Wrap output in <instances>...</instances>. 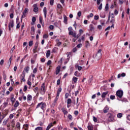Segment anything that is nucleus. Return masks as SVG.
Returning a JSON list of instances; mask_svg holds the SVG:
<instances>
[{"instance_id":"nucleus-1","label":"nucleus","mask_w":130,"mask_h":130,"mask_svg":"<svg viewBox=\"0 0 130 130\" xmlns=\"http://www.w3.org/2000/svg\"><path fill=\"white\" fill-rule=\"evenodd\" d=\"M39 107H41V109L44 111V110H45V108L46 107V104H45V103L41 102L38 104L36 108H39Z\"/></svg>"},{"instance_id":"nucleus-2","label":"nucleus","mask_w":130,"mask_h":130,"mask_svg":"<svg viewBox=\"0 0 130 130\" xmlns=\"http://www.w3.org/2000/svg\"><path fill=\"white\" fill-rule=\"evenodd\" d=\"M116 95L118 97V98H122L123 96V91L121 90H118L116 91Z\"/></svg>"},{"instance_id":"nucleus-3","label":"nucleus","mask_w":130,"mask_h":130,"mask_svg":"<svg viewBox=\"0 0 130 130\" xmlns=\"http://www.w3.org/2000/svg\"><path fill=\"white\" fill-rule=\"evenodd\" d=\"M41 94L42 95H44L45 94V92H46V89H45V83H43L41 88Z\"/></svg>"},{"instance_id":"nucleus-4","label":"nucleus","mask_w":130,"mask_h":130,"mask_svg":"<svg viewBox=\"0 0 130 130\" xmlns=\"http://www.w3.org/2000/svg\"><path fill=\"white\" fill-rule=\"evenodd\" d=\"M101 51H102L101 49H100L95 55V57L98 60H99L100 59V58H101V56L102 55V53H101Z\"/></svg>"},{"instance_id":"nucleus-5","label":"nucleus","mask_w":130,"mask_h":130,"mask_svg":"<svg viewBox=\"0 0 130 130\" xmlns=\"http://www.w3.org/2000/svg\"><path fill=\"white\" fill-rule=\"evenodd\" d=\"M107 116H108V121H109L110 122L111 121H113V116L112 115V114H111V113H109L107 114Z\"/></svg>"},{"instance_id":"nucleus-6","label":"nucleus","mask_w":130,"mask_h":130,"mask_svg":"<svg viewBox=\"0 0 130 130\" xmlns=\"http://www.w3.org/2000/svg\"><path fill=\"white\" fill-rule=\"evenodd\" d=\"M27 13H28V9L26 8L23 12L22 16L21 17V21L23 20V18H25L26 16H27L26 14Z\"/></svg>"},{"instance_id":"nucleus-7","label":"nucleus","mask_w":130,"mask_h":130,"mask_svg":"<svg viewBox=\"0 0 130 130\" xmlns=\"http://www.w3.org/2000/svg\"><path fill=\"white\" fill-rule=\"evenodd\" d=\"M20 79L22 82H26V80L25 79V73H22L20 77Z\"/></svg>"},{"instance_id":"nucleus-8","label":"nucleus","mask_w":130,"mask_h":130,"mask_svg":"<svg viewBox=\"0 0 130 130\" xmlns=\"http://www.w3.org/2000/svg\"><path fill=\"white\" fill-rule=\"evenodd\" d=\"M107 94H108V91H106V92H104L102 93L101 97H102L103 100H104V98H105L106 97V95H107Z\"/></svg>"},{"instance_id":"nucleus-9","label":"nucleus","mask_w":130,"mask_h":130,"mask_svg":"<svg viewBox=\"0 0 130 130\" xmlns=\"http://www.w3.org/2000/svg\"><path fill=\"white\" fill-rule=\"evenodd\" d=\"M39 9L38 7H37V4H34V12L35 13H37L38 12Z\"/></svg>"},{"instance_id":"nucleus-10","label":"nucleus","mask_w":130,"mask_h":130,"mask_svg":"<svg viewBox=\"0 0 130 130\" xmlns=\"http://www.w3.org/2000/svg\"><path fill=\"white\" fill-rule=\"evenodd\" d=\"M43 13L44 14V17L45 18H46V15L47 14V9L46 7H44L43 9Z\"/></svg>"},{"instance_id":"nucleus-11","label":"nucleus","mask_w":130,"mask_h":130,"mask_svg":"<svg viewBox=\"0 0 130 130\" xmlns=\"http://www.w3.org/2000/svg\"><path fill=\"white\" fill-rule=\"evenodd\" d=\"M109 110V108L108 106H106L103 109L104 113H107Z\"/></svg>"},{"instance_id":"nucleus-12","label":"nucleus","mask_w":130,"mask_h":130,"mask_svg":"<svg viewBox=\"0 0 130 130\" xmlns=\"http://www.w3.org/2000/svg\"><path fill=\"white\" fill-rule=\"evenodd\" d=\"M58 97H59V96H57V95L56 97L55 98V99L54 101V102L52 104L53 106H55V105H56V102L57 101V100H58Z\"/></svg>"},{"instance_id":"nucleus-13","label":"nucleus","mask_w":130,"mask_h":130,"mask_svg":"<svg viewBox=\"0 0 130 130\" xmlns=\"http://www.w3.org/2000/svg\"><path fill=\"white\" fill-rule=\"evenodd\" d=\"M59 72H60V66H58L56 68V75H58Z\"/></svg>"},{"instance_id":"nucleus-14","label":"nucleus","mask_w":130,"mask_h":130,"mask_svg":"<svg viewBox=\"0 0 130 130\" xmlns=\"http://www.w3.org/2000/svg\"><path fill=\"white\" fill-rule=\"evenodd\" d=\"M63 22L64 24H68V17L66 15H63Z\"/></svg>"},{"instance_id":"nucleus-15","label":"nucleus","mask_w":130,"mask_h":130,"mask_svg":"<svg viewBox=\"0 0 130 130\" xmlns=\"http://www.w3.org/2000/svg\"><path fill=\"white\" fill-rule=\"evenodd\" d=\"M69 35L73 36V37H76V32H74V31H69Z\"/></svg>"},{"instance_id":"nucleus-16","label":"nucleus","mask_w":130,"mask_h":130,"mask_svg":"<svg viewBox=\"0 0 130 130\" xmlns=\"http://www.w3.org/2000/svg\"><path fill=\"white\" fill-rule=\"evenodd\" d=\"M61 87H59V88L57 90V96H59V94L60 93V92H61Z\"/></svg>"},{"instance_id":"nucleus-17","label":"nucleus","mask_w":130,"mask_h":130,"mask_svg":"<svg viewBox=\"0 0 130 130\" xmlns=\"http://www.w3.org/2000/svg\"><path fill=\"white\" fill-rule=\"evenodd\" d=\"M38 47V42H36L35 44V46L34 47V51H36V49H37V48Z\"/></svg>"},{"instance_id":"nucleus-18","label":"nucleus","mask_w":130,"mask_h":130,"mask_svg":"<svg viewBox=\"0 0 130 130\" xmlns=\"http://www.w3.org/2000/svg\"><path fill=\"white\" fill-rule=\"evenodd\" d=\"M9 121V118L7 119H4L3 122V125H6L8 123V122Z\"/></svg>"},{"instance_id":"nucleus-19","label":"nucleus","mask_w":130,"mask_h":130,"mask_svg":"<svg viewBox=\"0 0 130 130\" xmlns=\"http://www.w3.org/2000/svg\"><path fill=\"white\" fill-rule=\"evenodd\" d=\"M19 105H20V103H19V101H16L14 105V107L17 108L18 106H19Z\"/></svg>"},{"instance_id":"nucleus-20","label":"nucleus","mask_w":130,"mask_h":130,"mask_svg":"<svg viewBox=\"0 0 130 130\" xmlns=\"http://www.w3.org/2000/svg\"><path fill=\"white\" fill-rule=\"evenodd\" d=\"M10 100L13 105V104H14V103L15 102V101H16V99H15V98H14V96H12L10 99Z\"/></svg>"},{"instance_id":"nucleus-21","label":"nucleus","mask_w":130,"mask_h":130,"mask_svg":"<svg viewBox=\"0 0 130 130\" xmlns=\"http://www.w3.org/2000/svg\"><path fill=\"white\" fill-rule=\"evenodd\" d=\"M52 126V123H50L47 127L46 130H49L50 129V128H51V127Z\"/></svg>"},{"instance_id":"nucleus-22","label":"nucleus","mask_w":130,"mask_h":130,"mask_svg":"<svg viewBox=\"0 0 130 130\" xmlns=\"http://www.w3.org/2000/svg\"><path fill=\"white\" fill-rule=\"evenodd\" d=\"M76 68L77 69L78 71H82V67L81 66H79V65H76Z\"/></svg>"},{"instance_id":"nucleus-23","label":"nucleus","mask_w":130,"mask_h":130,"mask_svg":"<svg viewBox=\"0 0 130 130\" xmlns=\"http://www.w3.org/2000/svg\"><path fill=\"white\" fill-rule=\"evenodd\" d=\"M50 56V50H48L46 53V57L48 58Z\"/></svg>"},{"instance_id":"nucleus-24","label":"nucleus","mask_w":130,"mask_h":130,"mask_svg":"<svg viewBox=\"0 0 130 130\" xmlns=\"http://www.w3.org/2000/svg\"><path fill=\"white\" fill-rule=\"evenodd\" d=\"M87 128L88 130H93L94 127H93V125H88Z\"/></svg>"},{"instance_id":"nucleus-25","label":"nucleus","mask_w":130,"mask_h":130,"mask_svg":"<svg viewBox=\"0 0 130 130\" xmlns=\"http://www.w3.org/2000/svg\"><path fill=\"white\" fill-rule=\"evenodd\" d=\"M72 80L74 83H77V82H78V78L76 77H73Z\"/></svg>"},{"instance_id":"nucleus-26","label":"nucleus","mask_w":130,"mask_h":130,"mask_svg":"<svg viewBox=\"0 0 130 130\" xmlns=\"http://www.w3.org/2000/svg\"><path fill=\"white\" fill-rule=\"evenodd\" d=\"M56 51H57V48H56V47H54L52 50V53H55V52H56Z\"/></svg>"},{"instance_id":"nucleus-27","label":"nucleus","mask_w":130,"mask_h":130,"mask_svg":"<svg viewBox=\"0 0 130 130\" xmlns=\"http://www.w3.org/2000/svg\"><path fill=\"white\" fill-rule=\"evenodd\" d=\"M93 16L94 14H93V13H90L89 15L87 16V19H90V18H93Z\"/></svg>"},{"instance_id":"nucleus-28","label":"nucleus","mask_w":130,"mask_h":130,"mask_svg":"<svg viewBox=\"0 0 130 130\" xmlns=\"http://www.w3.org/2000/svg\"><path fill=\"white\" fill-rule=\"evenodd\" d=\"M11 123L12 127H14L15 124H16V122H15V120L13 119L11 121Z\"/></svg>"},{"instance_id":"nucleus-29","label":"nucleus","mask_w":130,"mask_h":130,"mask_svg":"<svg viewBox=\"0 0 130 130\" xmlns=\"http://www.w3.org/2000/svg\"><path fill=\"white\" fill-rule=\"evenodd\" d=\"M74 75L76 76V77H80L81 76L80 75V73H79L78 71H76L74 73Z\"/></svg>"},{"instance_id":"nucleus-30","label":"nucleus","mask_w":130,"mask_h":130,"mask_svg":"<svg viewBox=\"0 0 130 130\" xmlns=\"http://www.w3.org/2000/svg\"><path fill=\"white\" fill-rule=\"evenodd\" d=\"M16 127L17 128H21V123L20 122H17L16 123Z\"/></svg>"},{"instance_id":"nucleus-31","label":"nucleus","mask_w":130,"mask_h":130,"mask_svg":"<svg viewBox=\"0 0 130 130\" xmlns=\"http://www.w3.org/2000/svg\"><path fill=\"white\" fill-rule=\"evenodd\" d=\"M117 116L118 118H121V117H122V113H118Z\"/></svg>"},{"instance_id":"nucleus-32","label":"nucleus","mask_w":130,"mask_h":130,"mask_svg":"<svg viewBox=\"0 0 130 130\" xmlns=\"http://www.w3.org/2000/svg\"><path fill=\"white\" fill-rule=\"evenodd\" d=\"M27 100L31 101V100H32V95L28 94L27 95Z\"/></svg>"},{"instance_id":"nucleus-33","label":"nucleus","mask_w":130,"mask_h":130,"mask_svg":"<svg viewBox=\"0 0 130 130\" xmlns=\"http://www.w3.org/2000/svg\"><path fill=\"white\" fill-rule=\"evenodd\" d=\"M61 111L63 112L64 114H68V111L66 110L64 108H62Z\"/></svg>"},{"instance_id":"nucleus-34","label":"nucleus","mask_w":130,"mask_h":130,"mask_svg":"<svg viewBox=\"0 0 130 130\" xmlns=\"http://www.w3.org/2000/svg\"><path fill=\"white\" fill-rule=\"evenodd\" d=\"M72 104V100L71 99H68L67 100V104L69 105V104Z\"/></svg>"},{"instance_id":"nucleus-35","label":"nucleus","mask_w":130,"mask_h":130,"mask_svg":"<svg viewBox=\"0 0 130 130\" xmlns=\"http://www.w3.org/2000/svg\"><path fill=\"white\" fill-rule=\"evenodd\" d=\"M81 34H79L77 35V33L75 34V37H74V38H77V39H78V38H79V37H80V36H81Z\"/></svg>"},{"instance_id":"nucleus-36","label":"nucleus","mask_w":130,"mask_h":130,"mask_svg":"<svg viewBox=\"0 0 130 130\" xmlns=\"http://www.w3.org/2000/svg\"><path fill=\"white\" fill-rule=\"evenodd\" d=\"M9 25H10V27L11 28H13L14 27V21H11Z\"/></svg>"},{"instance_id":"nucleus-37","label":"nucleus","mask_w":130,"mask_h":130,"mask_svg":"<svg viewBox=\"0 0 130 130\" xmlns=\"http://www.w3.org/2000/svg\"><path fill=\"white\" fill-rule=\"evenodd\" d=\"M110 22V23L114 24V23H115V18L111 19Z\"/></svg>"},{"instance_id":"nucleus-38","label":"nucleus","mask_w":130,"mask_h":130,"mask_svg":"<svg viewBox=\"0 0 130 130\" xmlns=\"http://www.w3.org/2000/svg\"><path fill=\"white\" fill-rule=\"evenodd\" d=\"M109 9V7L108 4H107L105 6V11H108Z\"/></svg>"},{"instance_id":"nucleus-39","label":"nucleus","mask_w":130,"mask_h":130,"mask_svg":"<svg viewBox=\"0 0 130 130\" xmlns=\"http://www.w3.org/2000/svg\"><path fill=\"white\" fill-rule=\"evenodd\" d=\"M110 98L111 100H114V99H115V95H110Z\"/></svg>"},{"instance_id":"nucleus-40","label":"nucleus","mask_w":130,"mask_h":130,"mask_svg":"<svg viewBox=\"0 0 130 130\" xmlns=\"http://www.w3.org/2000/svg\"><path fill=\"white\" fill-rule=\"evenodd\" d=\"M29 70H30L29 67H27L24 69V71H25L26 73H28V72H29Z\"/></svg>"},{"instance_id":"nucleus-41","label":"nucleus","mask_w":130,"mask_h":130,"mask_svg":"<svg viewBox=\"0 0 130 130\" xmlns=\"http://www.w3.org/2000/svg\"><path fill=\"white\" fill-rule=\"evenodd\" d=\"M43 129V128L42 127H41V126H38V127H37L35 130H42Z\"/></svg>"},{"instance_id":"nucleus-42","label":"nucleus","mask_w":130,"mask_h":130,"mask_svg":"<svg viewBox=\"0 0 130 130\" xmlns=\"http://www.w3.org/2000/svg\"><path fill=\"white\" fill-rule=\"evenodd\" d=\"M68 118L69 119H70V120H73V116H72V115L69 114L68 115Z\"/></svg>"},{"instance_id":"nucleus-43","label":"nucleus","mask_w":130,"mask_h":130,"mask_svg":"<svg viewBox=\"0 0 130 130\" xmlns=\"http://www.w3.org/2000/svg\"><path fill=\"white\" fill-rule=\"evenodd\" d=\"M93 120L94 122H97V121H98V119L95 116L93 117Z\"/></svg>"},{"instance_id":"nucleus-44","label":"nucleus","mask_w":130,"mask_h":130,"mask_svg":"<svg viewBox=\"0 0 130 130\" xmlns=\"http://www.w3.org/2000/svg\"><path fill=\"white\" fill-rule=\"evenodd\" d=\"M12 58H13V55L11 56L9 59V61L10 62V63H9L10 66H11V63L12 62Z\"/></svg>"},{"instance_id":"nucleus-45","label":"nucleus","mask_w":130,"mask_h":130,"mask_svg":"<svg viewBox=\"0 0 130 130\" xmlns=\"http://www.w3.org/2000/svg\"><path fill=\"white\" fill-rule=\"evenodd\" d=\"M94 19V20H99V15H95Z\"/></svg>"},{"instance_id":"nucleus-46","label":"nucleus","mask_w":130,"mask_h":130,"mask_svg":"<svg viewBox=\"0 0 130 130\" xmlns=\"http://www.w3.org/2000/svg\"><path fill=\"white\" fill-rule=\"evenodd\" d=\"M31 21H32V23L36 22V18L35 17H33L32 18Z\"/></svg>"},{"instance_id":"nucleus-47","label":"nucleus","mask_w":130,"mask_h":130,"mask_svg":"<svg viewBox=\"0 0 130 130\" xmlns=\"http://www.w3.org/2000/svg\"><path fill=\"white\" fill-rule=\"evenodd\" d=\"M85 44L86 47H88V46H90V43H89V41H86Z\"/></svg>"},{"instance_id":"nucleus-48","label":"nucleus","mask_w":130,"mask_h":130,"mask_svg":"<svg viewBox=\"0 0 130 130\" xmlns=\"http://www.w3.org/2000/svg\"><path fill=\"white\" fill-rule=\"evenodd\" d=\"M33 45V41H30L29 42V46L31 47Z\"/></svg>"},{"instance_id":"nucleus-49","label":"nucleus","mask_w":130,"mask_h":130,"mask_svg":"<svg viewBox=\"0 0 130 130\" xmlns=\"http://www.w3.org/2000/svg\"><path fill=\"white\" fill-rule=\"evenodd\" d=\"M54 3V0H50V4L51 5V6H53Z\"/></svg>"},{"instance_id":"nucleus-50","label":"nucleus","mask_w":130,"mask_h":130,"mask_svg":"<svg viewBox=\"0 0 130 130\" xmlns=\"http://www.w3.org/2000/svg\"><path fill=\"white\" fill-rule=\"evenodd\" d=\"M68 31H69V32H71V31H73V27L71 26H70L68 28Z\"/></svg>"},{"instance_id":"nucleus-51","label":"nucleus","mask_w":130,"mask_h":130,"mask_svg":"<svg viewBox=\"0 0 130 130\" xmlns=\"http://www.w3.org/2000/svg\"><path fill=\"white\" fill-rule=\"evenodd\" d=\"M49 28L50 30H53V29L54 28V26L53 25H50L49 26Z\"/></svg>"},{"instance_id":"nucleus-52","label":"nucleus","mask_w":130,"mask_h":130,"mask_svg":"<svg viewBox=\"0 0 130 130\" xmlns=\"http://www.w3.org/2000/svg\"><path fill=\"white\" fill-rule=\"evenodd\" d=\"M77 15L78 17H81V16L82 15V12L81 11H79L77 13Z\"/></svg>"},{"instance_id":"nucleus-53","label":"nucleus","mask_w":130,"mask_h":130,"mask_svg":"<svg viewBox=\"0 0 130 130\" xmlns=\"http://www.w3.org/2000/svg\"><path fill=\"white\" fill-rule=\"evenodd\" d=\"M31 32H35V28L34 27V26H32L31 27Z\"/></svg>"},{"instance_id":"nucleus-54","label":"nucleus","mask_w":130,"mask_h":130,"mask_svg":"<svg viewBox=\"0 0 130 130\" xmlns=\"http://www.w3.org/2000/svg\"><path fill=\"white\" fill-rule=\"evenodd\" d=\"M98 9H99V10H100V11H101V10H102V4H100V5L99 6Z\"/></svg>"},{"instance_id":"nucleus-55","label":"nucleus","mask_w":130,"mask_h":130,"mask_svg":"<svg viewBox=\"0 0 130 130\" xmlns=\"http://www.w3.org/2000/svg\"><path fill=\"white\" fill-rule=\"evenodd\" d=\"M57 7L58 9H62V6L60 4H57Z\"/></svg>"},{"instance_id":"nucleus-56","label":"nucleus","mask_w":130,"mask_h":130,"mask_svg":"<svg viewBox=\"0 0 130 130\" xmlns=\"http://www.w3.org/2000/svg\"><path fill=\"white\" fill-rule=\"evenodd\" d=\"M39 21H40V23L41 24H42V25H43V24H42V18L41 17V16H40V17H39Z\"/></svg>"},{"instance_id":"nucleus-57","label":"nucleus","mask_w":130,"mask_h":130,"mask_svg":"<svg viewBox=\"0 0 130 130\" xmlns=\"http://www.w3.org/2000/svg\"><path fill=\"white\" fill-rule=\"evenodd\" d=\"M27 86L25 85L23 88V91H24V92H26L27 90Z\"/></svg>"},{"instance_id":"nucleus-58","label":"nucleus","mask_w":130,"mask_h":130,"mask_svg":"<svg viewBox=\"0 0 130 130\" xmlns=\"http://www.w3.org/2000/svg\"><path fill=\"white\" fill-rule=\"evenodd\" d=\"M43 38L44 39H46V38H48V36L47 34H45L43 36Z\"/></svg>"},{"instance_id":"nucleus-59","label":"nucleus","mask_w":130,"mask_h":130,"mask_svg":"<svg viewBox=\"0 0 130 130\" xmlns=\"http://www.w3.org/2000/svg\"><path fill=\"white\" fill-rule=\"evenodd\" d=\"M33 73L34 74H36V73H37V68H35L33 70Z\"/></svg>"},{"instance_id":"nucleus-60","label":"nucleus","mask_w":130,"mask_h":130,"mask_svg":"<svg viewBox=\"0 0 130 130\" xmlns=\"http://www.w3.org/2000/svg\"><path fill=\"white\" fill-rule=\"evenodd\" d=\"M110 17H111V18H112V19H114V14H113V13L111 14Z\"/></svg>"},{"instance_id":"nucleus-61","label":"nucleus","mask_w":130,"mask_h":130,"mask_svg":"<svg viewBox=\"0 0 130 130\" xmlns=\"http://www.w3.org/2000/svg\"><path fill=\"white\" fill-rule=\"evenodd\" d=\"M69 96H70V94H69V93H66L65 94V98H69Z\"/></svg>"},{"instance_id":"nucleus-62","label":"nucleus","mask_w":130,"mask_h":130,"mask_svg":"<svg viewBox=\"0 0 130 130\" xmlns=\"http://www.w3.org/2000/svg\"><path fill=\"white\" fill-rule=\"evenodd\" d=\"M13 117H14V115L13 114H11L10 115L9 118H10V119H12V118H13Z\"/></svg>"},{"instance_id":"nucleus-63","label":"nucleus","mask_w":130,"mask_h":130,"mask_svg":"<svg viewBox=\"0 0 130 130\" xmlns=\"http://www.w3.org/2000/svg\"><path fill=\"white\" fill-rule=\"evenodd\" d=\"M47 64L48 66H50V64H51V60H49L47 62Z\"/></svg>"},{"instance_id":"nucleus-64","label":"nucleus","mask_w":130,"mask_h":130,"mask_svg":"<svg viewBox=\"0 0 130 130\" xmlns=\"http://www.w3.org/2000/svg\"><path fill=\"white\" fill-rule=\"evenodd\" d=\"M74 114H75V115H78V114H79V111H74Z\"/></svg>"}]
</instances>
